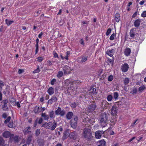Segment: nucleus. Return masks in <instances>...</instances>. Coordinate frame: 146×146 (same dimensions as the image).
Instances as JSON below:
<instances>
[{
	"mask_svg": "<svg viewBox=\"0 0 146 146\" xmlns=\"http://www.w3.org/2000/svg\"><path fill=\"white\" fill-rule=\"evenodd\" d=\"M82 136L83 138L86 140H90L92 137L91 130L87 128H84L83 130Z\"/></svg>",
	"mask_w": 146,
	"mask_h": 146,
	"instance_id": "1",
	"label": "nucleus"
},
{
	"mask_svg": "<svg viewBox=\"0 0 146 146\" xmlns=\"http://www.w3.org/2000/svg\"><path fill=\"white\" fill-rule=\"evenodd\" d=\"M57 125V123L54 120L53 123L51 122L46 123L44 124H43L42 125V127L46 129H50L52 130L53 131L56 128Z\"/></svg>",
	"mask_w": 146,
	"mask_h": 146,
	"instance_id": "2",
	"label": "nucleus"
},
{
	"mask_svg": "<svg viewBox=\"0 0 146 146\" xmlns=\"http://www.w3.org/2000/svg\"><path fill=\"white\" fill-rule=\"evenodd\" d=\"M108 117L106 114L102 115L99 118L100 123L102 127H105L107 125V121Z\"/></svg>",
	"mask_w": 146,
	"mask_h": 146,
	"instance_id": "3",
	"label": "nucleus"
},
{
	"mask_svg": "<svg viewBox=\"0 0 146 146\" xmlns=\"http://www.w3.org/2000/svg\"><path fill=\"white\" fill-rule=\"evenodd\" d=\"M78 117L77 116H74L70 121V125L73 128H76L77 126Z\"/></svg>",
	"mask_w": 146,
	"mask_h": 146,
	"instance_id": "4",
	"label": "nucleus"
},
{
	"mask_svg": "<svg viewBox=\"0 0 146 146\" xmlns=\"http://www.w3.org/2000/svg\"><path fill=\"white\" fill-rule=\"evenodd\" d=\"M55 112L56 115H59L61 116H64L66 113L65 110H62L61 108L60 107H59L58 109L55 111Z\"/></svg>",
	"mask_w": 146,
	"mask_h": 146,
	"instance_id": "5",
	"label": "nucleus"
},
{
	"mask_svg": "<svg viewBox=\"0 0 146 146\" xmlns=\"http://www.w3.org/2000/svg\"><path fill=\"white\" fill-rule=\"evenodd\" d=\"M18 136H15L14 134H12L9 138V141L11 142L13 141L15 143L17 142L18 141Z\"/></svg>",
	"mask_w": 146,
	"mask_h": 146,
	"instance_id": "6",
	"label": "nucleus"
},
{
	"mask_svg": "<svg viewBox=\"0 0 146 146\" xmlns=\"http://www.w3.org/2000/svg\"><path fill=\"white\" fill-rule=\"evenodd\" d=\"M129 68V66L128 64L124 63L121 65V70L122 72H125L128 71Z\"/></svg>",
	"mask_w": 146,
	"mask_h": 146,
	"instance_id": "7",
	"label": "nucleus"
},
{
	"mask_svg": "<svg viewBox=\"0 0 146 146\" xmlns=\"http://www.w3.org/2000/svg\"><path fill=\"white\" fill-rule=\"evenodd\" d=\"M97 107L96 103L94 101H92L91 102V104L88 106V109L94 111Z\"/></svg>",
	"mask_w": 146,
	"mask_h": 146,
	"instance_id": "8",
	"label": "nucleus"
},
{
	"mask_svg": "<svg viewBox=\"0 0 146 146\" xmlns=\"http://www.w3.org/2000/svg\"><path fill=\"white\" fill-rule=\"evenodd\" d=\"M104 131H103L98 130L95 133V136L97 139H100L102 135L104 133Z\"/></svg>",
	"mask_w": 146,
	"mask_h": 146,
	"instance_id": "9",
	"label": "nucleus"
},
{
	"mask_svg": "<svg viewBox=\"0 0 146 146\" xmlns=\"http://www.w3.org/2000/svg\"><path fill=\"white\" fill-rule=\"evenodd\" d=\"M69 135L70 139L75 140L78 137V134L76 131H74L71 132Z\"/></svg>",
	"mask_w": 146,
	"mask_h": 146,
	"instance_id": "10",
	"label": "nucleus"
},
{
	"mask_svg": "<svg viewBox=\"0 0 146 146\" xmlns=\"http://www.w3.org/2000/svg\"><path fill=\"white\" fill-rule=\"evenodd\" d=\"M57 100V98L56 96L54 95L48 101L47 104H51L53 102H56Z\"/></svg>",
	"mask_w": 146,
	"mask_h": 146,
	"instance_id": "11",
	"label": "nucleus"
},
{
	"mask_svg": "<svg viewBox=\"0 0 146 146\" xmlns=\"http://www.w3.org/2000/svg\"><path fill=\"white\" fill-rule=\"evenodd\" d=\"M117 108L115 106H113L112 107L111 110V114L112 115H115L117 113Z\"/></svg>",
	"mask_w": 146,
	"mask_h": 146,
	"instance_id": "12",
	"label": "nucleus"
},
{
	"mask_svg": "<svg viewBox=\"0 0 146 146\" xmlns=\"http://www.w3.org/2000/svg\"><path fill=\"white\" fill-rule=\"evenodd\" d=\"M136 28H133L131 29L130 30L129 35L132 38H134L135 35V31H136Z\"/></svg>",
	"mask_w": 146,
	"mask_h": 146,
	"instance_id": "13",
	"label": "nucleus"
},
{
	"mask_svg": "<svg viewBox=\"0 0 146 146\" xmlns=\"http://www.w3.org/2000/svg\"><path fill=\"white\" fill-rule=\"evenodd\" d=\"M131 52V50L130 48H126L124 50V53L126 56H128L130 55Z\"/></svg>",
	"mask_w": 146,
	"mask_h": 146,
	"instance_id": "14",
	"label": "nucleus"
},
{
	"mask_svg": "<svg viewBox=\"0 0 146 146\" xmlns=\"http://www.w3.org/2000/svg\"><path fill=\"white\" fill-rule=\"evenodd\" d=\"M141 22V20L139 19L136 20L134 22V26L136 27H138L140 26Z\"/></svg>",
	"mask_w": 146,
	"mask_h": 146,
	"instance_id": "15",
	"label": "nucleus"
},
{
	"mask_svg": "<svg viewBox=\"0 0 146 146\" xmlns=\"http://www.w3.org/2000/svg\"><path fill=\"white\" fill-rule=\"evenodd\" d=\"M33 111L36 114L38 113L41 111V108H39L38 106H36L35 107Z\"/></svg>",
	"mask_w": 146,
	"mask_h": 146,
	"instance_id": "16",
	"label": "nucleus"
},
{
	"mask_svg": "<svg viewBox=\"0 0 146 146\" xmlns=\"http://www.w3.org/2000/svg\"><path fill=\"white\" fill-rule=\"evenodd\" d=\"M41 116L43 118L44 120L45 121H48L49 118V115L47 114L46 113H42Z\"/></svg>",
	"mask_w": 146,
	"mask_h": 146,
	"instance_id": "17",
	"label": "nucleus"
},
{
	"mask_svg": "<svg viewBox=\"0 0 146 146\" xmlns=\"http://www.w3.org/2000/svg\"><path fill=\"white\" fill-rule=\"evenodd\" d=\"M11 134L10 132L8 131H5L3 133V137L5 138H10Z\"/></svg>",
	"mask_w": 146,
	"mask_h": 146,
	"instance_id": "18",
	"label": "nucleus"
},
{
	"mask_svg": "<svg viewBox=\"0 0 146 146\" xmlns=\"http://www.w3.org/2000/svg\"><path fill=\"white\" fill-rule=\"evenodd\" d=\"M106 142L104 140H101L97 142L98 146H105Z\"/></svg>",
	"mask_w": 146,
	"mask_h": 146,
	"instance_id": "19",
	"label": "nucleus"
},
{
	"mask_svg": "<svg viewBox=\"0 0 146 146\" xmlns=\"http://www.w3.org/2000/svg\"><path fill=\"white\" fill-rule=\"evenodd\" d=\"M73 115L72 112H68L66 115V117L68 119H70Z\"/></svg>",
	"mask_w": 146,
	"mask_h": 146,
	"instance_id": "20",
	"label": "nucleus"
},
{
	"mask_svg": "<svg viewBox=\"0 0 146 146\" xmlns=\"http://www.w3.org/2000/svg\"><path fill=\"white\" fill-rule=\"evenodd\" d=\"M90 93L91 95H95L97 94L96 92V88L92 87L90 90Z\"/></svg>",
	"mask_w": 146,
	"mask_h": 146,
	"instance_id": "21",
	"label": "nucleus"
},
{
	"mask_svg": "<svg viewBox=\"0 0 146 146\" xmlns=\"http://www.w3.org/2000/svg\"><path fill=\"white\" fill-rule=\"evenodd\" d=\"M114 51V49H112L111 50H107L106 52V54H107L110 57H112L113 56V54Z\"/></svg>",
	"mask_w": 146,
	"mask_h": 146,
	"instance_id": "22",
	"label": "nucleus"
},
{
	"mask_svg": "<svg viewBox=\"0 0 146 146\" xmlns=\"http://www.w3.org/2000/svg\"><path fill=\"white\" fill-rule=\"evenodd\" d=\"M47 92L49 95H51L54 93V88L52 87L49 88L47 90Z\"/></svg>",
	"mask_w": 146,
	"mask_h": 146,
	"instance_id": "23",
	"label": "nucleus"
},
{
	"mask_svg": "<svg viewBox=\"0 0 146 146\" xmlns=\"http://www.w3.org/2000/svg\"><path fill=\"white\" fill-rule=\"evenodd\" d=\"M120 14L118 13H116L115 15V20L116 22H118L120 21Z\"/></svg>",
	"mask_w": 146,
	"mask_h": 146,
	"instance_id": "24",
	"label": "nucleus"
},
{
	"mask_svg": "<svg viewBox=\"0 0 146 146\" xmlns=\"http://www.w3.org/2000/svg\"><path fill=\"white\" fill-rule=\"evenodd\" d=\"M69 68V67L67 66H66L64 68L63 70L65 74H68L69 73V71H68Z\"/></svg>",
	"mask_w": 146,
	"mask_h": 146,
	"instance_id": "25",
	"label": "nucleus"
},
{
	"mask_svg": "<svg viewBox=\"0 0 146 146\" xmlns=\"http://www.w3.org/2000/svg\"><path fill=\"white\" fill-rule=\"evenodd\" d=\"M38 145L40 146H43L44 144V140L41 139H39L37 140Z\"/></svg>",
	"mask_w": 146,
	"mask_h": 146,
	"instance_id": "26",
	"label": "nucleus"
},
{
	"mask_svg": "<svg viewBox=\"0 0 146 146\" xmlns=\"http://www.w3.org/2000/svg\"><path fill=\"white\" fill-rule=\"evenodd\" d=\"M31 128L30 127H28V128L25 129L24 130L25 134H28L29 132H31Z\"/></svg>",
	"mask_w": 146,
	"mask_h": 146,
	"instance_id": "27",
	"label": "nucleus"
},
{
	"mask_svg": "<svg viewBox=\"0 0 146 146\" xmlns=\"http://www.w3.org/2000/svg\"><path fill=\"white\" fill-rule=\"evenodd\" d=\"M5 21L6 24L8 26L10 25L14 22V21H10L7 19H5Z\"/></svg>",
	"mask_w": 146,
	"mask_h": 146,
	"instance_id": "28",
	"label": "nucleus"
},
{
	"mask_svg": "<svg viewBox=\"0 0 146 146\" xmlns=\"http://www.w3.org/2000/svg\"><path fill=\"white\" fill-rule=\"evenodd\" d=\"M77 105V104L75 102H73L70 103V106L72 109H75Z\"/></svg>",
	"mask_w": 146,
	"mask_h": 146,
	"instance_id": "29",
	"label": "nucleus"
},
{
	"mask_svg": "<svg viewBox=\"0 0 146 146\" xmlns=\"http://www.w3.org/2000/svg\"><path fill=\"white\" fill-rule=\"evenodd\" d=\"M32 140V136L31 135H29L28 137L27 140L26 141V143L28 144H29Z\"/></svg>",
	"mask_w": 146,
	"mask_h": 146,
	"instance_id": "30",
	"label": "nucleus"
},
{
	"mask_svg": "<svg viewBox=\"0 0 146 146\" xmlns=\"http://www.w3.org/2000/svg\"><path fill=\"white\" fill-rule=\"evenodd\" d=\"M54 111L53 110L49 112V117H50L51 118H54L55 116L54 115Z\"/></svg>",
	"mask_w": 146,
	"mask_h": 146,
	"instance_id": "31",
	"label": "nucleus"
},
{
	"mask_svg": "<svg viewBox=\"0 0 146 146\" xmlns=\"http://www.w3.org/2000/svg\"><path fill=\"white\" fill-rule=\"evenodd\" d=\"M69 133L68 131H66L64 133V135L63 137V139L64 140H65L66 138H67L68 135L69 134Z\"/></svg>",
	"mask_w": 146,
	"mask_h": 146,
	"instance_id": "32",
	"label": "nucleus"
},
{
	"mask_svg": "<svg viewBox=\"0 0 146 146\" xmlns=\"http://www.w3.org/2000/svg\"><path fill=\"white\" fill-rule=\"evenodd\" d=\"M2 102L3 105L2 106V108H4L7 106V104L8 103V101L7 100H4Z\"/></svg>",
	"mask_w": 146,
	"mask_h": 146,
	"instance_id": "33",
	"label": "nucleus"
},
{
	"mask_svg": "<svg viewBox=\"0 0 146 146\" xmlns=\"http://www.w3.org/2000/svg\"><path fill=\"white\" fill-rule=\"evenodd\" d=\"M114 62V59L113 58H112V59H110L109 58H108L107 61V63H110L112 64H113V62Z\"/></svg>",
	"mask_w": 146,
	"mask_h": 146,
	"instance_id": "34",
	"label": "nucleus"
},
{
	"mask_svg": "<svg viewBox=\"0 0 146 146\" xmlns=\"http://www.w3.org/2000/svg\"><path fill=\"white\" fill-rule=\"evenodd\" d=\"M118 96V93L117 92H115L114 93L113 98L115 100L117 99Z\"/></svg>",
	"mask_w": 146,
	"mask_h": 146,
	"instance_id": "35",
	"label": "nucleus"
},
{
	"mask_svg": "<svg viewBox=\"0 0 146 146\" xmlns=\"http://www.w3.org/2000/svg\"><path fill=\"white\" fill-rule=\"evenodd\" d=\"M63 72L62 71H60L58 72L57 77L58 78H60L63 76Z\"/></svg>",
	"mask_w": 146,
	"mask_h": 146,
	"instance_id": "36",
	"label": "nucleus"
},
{
	"mask_svg": "<svg viewBox=\"0 0 146 146\" xmlns=\"http://www.w3.org/2000/svg\"><path fill=\"white\" fill-rule=\"evenodd\" d=\"M124 84L125 85L127 84L129 82V80L128 78H125L123 80Z\"/></svg>",
	"mask_w": 146,
	"mask_h": 146,
	"instance_id": "37",
	"label": "nucleus"
},
{
	"mask_svg": "<svg viewBox=\"0 0 146 146\" xmlns=\"http://www.w3.org/2000/svg\"><path fill=\"white\" fill-rule=\"evenodd\" d=\"M70 55V52L69 51H67L66 53V56L65 57H64V59H66V60H68V57Z\"/></svg>",
	"mask_w": 146,
	"mask_h": 146,
	"instance_id": "38",
	"label": "nucleus"
},
{
	"mask_svg": "<svg viewBox=\"0 0 146 146\" xmlns=\"http://www.w3.org/2000/svg\"><path fill=\"white\" fill-rule=\"evenodd\" d=\"M145 88V86L144 85H143L139 88V91L140 92H141Z\"/></svg>",
	"mask_w": 146,
	"mask_h": 146,
	"instance_id": "39",
	"label": "nucleus"
},
{
	"mask_svg": "<svg viewBox=\"0 0 146 146\" xmlns=\"http://www.w3.org/2000/svg\"><path fill=\"white\" fill-rule=\"evenodd\" d=\"M4 141L2 137L0 138V146H3Z\"/></svg>",
	"mask_w": 146,
	"mask_h": 146,
	"instance_id": "40",
	"label": "nucleus"
},
{
	"mask_svg": "<svg viewBox=\"0 0 146 146\" xmlns=\"http://www.w3.org/2000/svg\"><path fill=\"white\" fill-rule=\"evenodd\" d=\"M11 119V117L10 116H9L7 117V119L5 121L4 123L5 124H7V123L9 122Z\"/></svg>",
	"mask_w": 146,
	"mask_h": 146,
	"instance_id": "41",
	"label": "nucleus"
},
{
	"mask_svg": "<svg viewBox=\"0 0 146 146\" xmlns=\"http://www.w3.org/2000/svg\"><path fill=\"white\" fill-rule=\"evenodd\" d=\"M113 99V97L111 95H109L107 97V100L108 101H111Z\"/></svg>",
	"mask_w": 146,
	"mask_h": 146,
	"instance_id": "42",
	"label": "nucleus"
},
{
	"mask_svg": "<svg viewBox=\"0 0 146 146\" xmlns=\"http://www.w3.org/2000/svg\"><path fill=\"white\" fill-rule=\"evenodd\" d=\"M40 71V69L39 68V66H38L37 68L34 70L33 71V73L34 74L38 73Z\"/></svg>",
	"mask_w": 146,
	"mask_h": 146,
	"instance_id": "43",
	"label": "nucleus"
},
{
	"mask_svg": "<svg viewBox=\"0 0 146 146\" xmlns=\"http://www.w3.org/2000/svg\"><path fill=\"white\" fill-rule=\"evenodd\" d=\"M113 79V76L112 75L109 76L108 78V80L109 82L111 81Z\"/></svg>",
	"mask_w": 146,
	"mask_h": 146,
	"instance_id": "44",
	"label": "nucleus"
},
{
	"mask_svg": "<svg viewBox=\"0 0 146 146\" xmlns=\"http://www.w3.org/2000/svg\"><path fill=\"white\" fill-rule=\"evenodd\" d=\"M111 31V29L110 28H109L108 29L106 33V36H108L110 34Z\"/></svg>",
	"mask_w": 146,
	"mask_h": 146,
	"instance_id": "45",
	"label": "nucleus"
},
{
	"mask_svg": "<svg viewBox=\"0 0 146 146\" xmlns=\"http://www.w3.org/2000/svg\"><path fill=\"white\" fill-rule=\"evenodd\" d=\"M88 58L87 56L83 57L81 60V62H84L86 61Z\"/></svg>",
	"mask_w": 146,
	"mask_h": 146,
	"instance_id": "46",
	"label": "nucleus"
},
{
	"mask_svg": "<svg viewBox=\"0 0 146 146\" xmlns=\"http://www.w3.org/2000/svg\"><path fill=\"white\" fill-rule=\"evenodd\" d=\"M43 60V57L39 56L37 58V61L39 62H40Z\"/></svg>",
	"mask_w": 146,
	"mask_h": 146,
	"instance_id": "47",
	"label": "nucleus"
},
{
	"mask_svg": "<svg viewBox=\"0 0 146 146\" xmlns=\"http://www.w3.org/2000/svg\"><path fill=\"white\" fill-rule=\"evenodd\" d=\"M141 16L143 17H146V11H143L141 14Z\"/></svg>",
	"mask_w": 146,
	"mask_h": 146,
	"instance_id": "48",
	"label": "nucleus"
},
{
	"mask_svg": "<svg viewBox=\"0 0 146 146\" xmlns=\"http://www.w3.org/2000/svg\"><path fill=\"white\" fill-rule=\"evenodd\" d=\"M115 37V34L114 33L112 34L110 37V40H113L114 39Z\"/></svg>",
	"mask_w": 146,
	"mask_h": 146,
	"instance_id": "49",
	"label": "nucleus"
},
{
	"mask_svg": "<svg viewBox=\"0 0 146 146\" xmlns=\"http://www.w3.org/2000/svg\"><path fill=\"white\" fill-rule=\"evenodd\" d=\"M40 133V130L39 129H37L36 131V136H38Z\"/></svg>",
	"mask_w": 146,
	"mask_h": 146,
	"instance_id": "50",
	"label": "nucleus"
},
{
	"mask_svg": "<svg viewBox=\"0 0 146 146\" xmlns=\"http://www.w3.org/2000/svg\"><path fill=\"white\" fill-rule=\"evenodd\" d=\"M38 123V119H36L34 122V126H33V128H35V127H36V125H37Z\"/></svg>",
	"mask_w": 146,
	"mask_h": 146,
	"instance_id": "51",
	"label": "nucleus"
},
{
	"mask_svg": "<svg viewBox=\"0 0 146 146\" xmlns=\"http://www.w3.org/2000/svg\"><path fill=\"white\" fill-rule=\"evenodd\" d=\"M56 82V79L55 78H54L50 82V84L52 85H53L54 84V83Z\"/></svg>",
	"mask_w": 146,
	"mask_h": 146,
	"instance_id": "52",
	"label": "nucleus"
},
{
	"mask_svg": "<svg viewBox=\"0 0 146 146\" xmlns=\"http://www.w3.org/2000/svg\"><path fill=\"white\" fill-rule=\"evenodd\" d=\"M53 54L54 55V58H58V54L55 51L53 52Z\"/></svg>",
	"mask_w": 146,
	"mask_h": 146,
	"instance_id": "53",
	"label": "nucleus"
},
{
	"mask_svg": "<svg viewBox=\"0 0 146 146\" xmlns=\"http://www.w3.org/2000/svg\"><path fill=\"white\" fill-rule=\"evenodd\" d=\"M89 121V119L88 117L85 118L83 119V121L85 123H87Z\"/></svg>",
	"mask_w": 146,
	"mask_h": 146,
	"instance_id": "54",
	"label": "nucleus"
},
{
	"mask_svg": "<svg viewBox=\"0 0 146 146\" xmlns=\"http://www.w3.org/2000/svg\"><path fill=\"white\" fill-rule=\"evenodd\" d=\"M137 91V90L136 88H134L132 91V93L133 94H136Z\"/></svg>",
	"mask_w": 146,
	"mask_h": 146,
	"instance_id": "55",
	"label": "nucleus"
},
{
	"mask_svg": "<svg viewBox=\"0 0 146 146\" xmlns=\"http://www.w3.org/2000/svg\"><path fill=\"white\" fill-rule=\"evenodd\" d=\"M138 119L136 120L133 123L131 124V126H134V125L136 124H137L138 122L136 123L138 121Z\"/></svg>",
	"mask_w": 146,
	"mask_h": 146,
	"instance_id": "56",
	"label": "nucleus"
},
{
	"mask_svg": "<svg viewBox=\"0 0 146 146\" xmlns=\"http://www.w3.org/2000/svg\"><path fill=\"white\" fill-rule=\"evenodd\" d=\"M80 43L82 45H84V42L83 39H81L80 40Z\"/></svg>",
	"mask_w": 146,
	"mask_h": 146,
	"instance_id": "57",
	"label": "nucleus"
},
{
	"mask_svg": "<svg viewBox=\"0 0 146 146\" xmlns=\"http://www.w3.org/2000/svg\"><path fill=\"white\" fill-rule=\"evenodd\" d=\"M47 64L49 66H51L52 65V62L50 60H48L47 62Z\"/></svg>",
	"mask_w": 146,
	"mask_h": 146,
	"instance_id": "58",
	"label": "nucleus"
},
{
	"mask_svg": "<svg viewBox=\"0 0 146 146\" xmlns=\"http://www.w3.org/2000/svg\"><path fill=\"white\" fill-rule=\"evenodd\" d=\"M13 126V122H10L8 124V127H12Z\"/></svg>",
	"mask_w": 146,
	"mask_h": 146,
	"instance_id": "59",
	"label": "nucleus"
},
{
	"mask_svg": "<svg viewBox=\"0 0 146 146\" xmlns=\"http://www.w3.org/2000/svg\"><path fill=\"white\" fill-rule=\"evenodd\" d=\"M137 11H136L133 15L132 16V18H134L135 17H136L137 16Z\"/></svg>",
	"mask_w": 146,
	"mask_h": 146,
	"instance_id": "60",
	"label": "nucleus"
},
{
	"mask_svg": "<svg viewBox=\"0 0 146 146\" xmlns=\"http://www.w3.org/2000/svg\"><path fill=\"white\" fill-rule=\"evenodd\" d=\"M43 119L42 118H40L38 121V123L39 124H41L42 122Z\"/></svg>",
	"mask_w": 146,
	"mask_h": 146,
	"instance_id": "61",
	"label": "nucleus"
},
{
	"mask_svg": "<svg viewBox=\"0 0 146 146\" xmlns=\"http://www.w3.org/2000/svg\"><path fill=\"white\" fill-rule=\"evenodd\" d=\"M7 115L6 113H3L2 115V117L4 119L6 118L7 117Z\"/></svg>",
	"mask_w": 146,
	"mask_h": 146,
	"instance_id": "62",
	"label": "nucleus"
},
{
	"mask_svg": "<svg viewBox=\"0 0 146 146\" xmlns=\"http://www.w3.org/2000/svg\"><path fill=\"white\" fill-rule=\"evenodd\" d=\"M16 105H17L18 108H20L21 107L20 103L18 102L15 103Z\"/></svg>",
	"mask_w": 146,
	"mask_h": 146,
	"instance_id": "63",
	"label": "nucleus"
},
{
	"mask_svg": "<svg viewBox=\"0 0 146 146\" xmlns=\"http://www.w3.org/2000/svg\"><path fill=\"white\" fill-rule=\"evenodd\" d=\"M24 72V70L23 69H19L18 71V73L20 74Z\"/></svg>",
	"mask_w": 146,
	"mask_h": 146,
	"instance_id": "64",
	"label": "nucleus"
}]
</instances>
